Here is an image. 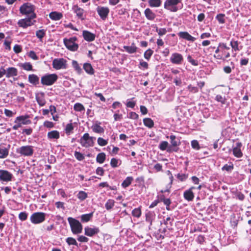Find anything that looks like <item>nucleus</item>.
Listing matches in <instances>:
<instances>
[{"label":"nucleus","instance_id":"f257e3e1","mask_svg":"<svg viewBox=\"0 0 251 251\" xmlns=\"http://www.w3.org/2000/svg\"><path fill=\"white\" fill-rule=\"evenodd\" d=\"M35 6L29 2H26L22 5L20 8V13L27 17L35 18L36 14L35 13Z\"/></svg>","mask_w":251,"mask_h":251},{"label":"nucleus","instance_id":"f03ea898","mask_svg":"<svg viewBox=\"0 0 251 251\" xmlns=\"http://www.w3.org/2000/svg\"><path fill=\"white\" fill-rule=\"evenodd\" d=\"M68 221L70 226L71 231L74 234H78L82 232V225L79 221L72 217H69Z\"/></svg>","mask_w":251,"mask_h":251},{"label":"nucleus","instance_id":"7ed1b4c3","mask_svg":"<svg viewBox=\"0 0 251 251\" xmlns=\"http://www.w3.org/2000/svg\"><path fill=\"white\" fill-rule=\"evenodd\" d=\"M95 140V137L90 136L88 133H85L80 139L79 142L82 147L87 148L90 147H93L94 145Z\"/></svg>","mask_w":251,"mask_h":251},{"label":"nucleus","instance_id":"20e7f679","mask_svg":"<svg viewBox=\"0 0 251 251\" xmlns=\"http://www.w3.org/2000/svg\"><path fill=\"white\" fill-rule=\"evenodd\" d=\"M46 216V214L44 212H34L30 216V220L33 224H39L45 221Z\"/></svg>","mask_w":251,"mask_h":251},{"label":"nucleus","instance_id":"39448f33","mask_svg":"<svg viewBox=\"0 0 251 251\" xmlns=\"http://www.w3.org/2000/svg\"><path fill=\"white\" fill-rule=\"evenodd\" d=\"M58 76L55 74H46L41 77V82L44 85H51L57 79Z\"/></svg>","mask_w":251,"mask_h":251},{"label":"nucleus","instance_id":"423d86ee","mask_svg":"<svg viewBox=\"0 0 251 251\" xmlns=\"http://www.w3.org/2000/svg\"><path fill=\"white\" fill-rule=\"evenodd\" d=\"M181 2L180 0H166L164 7L165 9L171 12H176L178 10L177 4Z\"/></svg>","mask_w":251,"mask_h":251},{"label":"nucleus","instance_id":"0eeeda50","mask_svg":"<svg viewBox=\"0 0 251 251\" xmlns=\"http://www.w3.org/2000/svg\"><path fill=\"white\" fill-rule=\"evenodd\" d=\"M77 38L75 37H73L69 39L65 38L63 40V42L66 47L71 51H75L77 50L78 48V44L75 43Z\"/></svg>","mask_w":251,"mask_h":251},{"label":"nucleus","instance_id":"6e6552de","mask_svg":"<svg viewBox=\"0 0 251 251\" xmlns=\"http://www.w3.org/2000/svg\"><path fill=\"white\" fill-rule=\"evenodd\" d=\"M17 152L24 156L32 155L34 151L31 146H24L17 149Z\"/></svg>","mask_w":251,"mask_h":251},{"label":"nucleus","instance_id":"1a4fd4ad","mask_svg":"<svg viewBox=\"0 0 251 251\" xmlns=\"http://www.w3.org/2000/svg\"><path fill=\"white\" fill-rule=\"evenodd\" d=\"M33 19L34 18H31L27 17L25 19H20L18 22V25L20 27H23L24 28H26L28 26L34 25V23L36 22V21H32Z\"/></svg>","mask_w":251,"mask_h":251},{"label":"nucleus","instance_id":"9d476101","mask_svg":"<svg viewBox=\"0 0 251 251\" xmlns=\"http://www.w3.org/2000/svg\"><path fill=\"white\" fill-rule=\"evenodd\" d=\"M53 68L56 70L66 69L67 68L66 60L63 58H56L52 61Z\"/></svg>","mask_w":251,"mask_h":251},{"label":"nucleus","instance_id":"9b49d317","mask_svg":"<svg viewBox=\"0 0 251 251\" xmlns=\"http://www.w3.org/2000/svg\"><path fill=\"white\" fill-rule=\"evenodd\" d=\"M97 11L102 20H105L108 17L109 9L107 7L99 6L97 8Z\"/></svg>","mask_w":251,"mask_h":251},{"label":"nucleus","instance_id":"f8f14e48","mask_svg":"<svg viewBox=\"0 0 251 251\" xmlns=\"http://www.w3.org/2000/svg\"><path fill=\"white\" fill-rule=\"evenodd\" d=\"M170 61L174 64L180 65L183 61V57L182 55L179 53H174L170 57Z\"/></svg>","mask_w":251,"mask_h":251},{"label":"nucleus","instance_id":"ddd939ff","mask_svg":"<svg viewBox=\"0 0 251 251\" xmlns=\"http://www.w3.org/2000/svg\"><path fill=\"white\" fill-rule=\"evenodd\" d=\"M12 175L6 170H0V180L8 182L11 180Z\"/></svg>","mask_w":251,"mask_h":251},{"label":"nucleus","instance_id":"4468645a","mask_svg":"<svg viewBox=\"0 0 251 251\" xmlns=\"http://www.w3.org/2000/svg\"><path fill=\"white\" fill-rule=\"evenodd\" d=\"M100 232V229L97 227H90L86 226L84 228V234L85 235L92 237L98 234Z\"/></svg>","mask_w":251,"mask_h":251},{"label":"nucleus","instance_id":"2eb2a0df","mask_svg":"<svg viewBox=\"0 0 251 251\" xmlns=\"http://www.w3.org/2000/svg\"><path fill=\"white\" fill-rule=\"evenodd\" d=\"M242 144L241 142H237L236 146L233 147V154L238 158H240L243 156V153L241 150Z\"/></svg>","mask_w":251,"mask_h":251},{"label":"nucleus","instance_id":"dca6fc26","mask_svg":"<svg viewBox=\"0 0 251 251\" xmlns=\"http://www.w3.org/2000/svg\"><path fill=\"white\" fill-rule=\"evenodd\" d=\"M73 10L79 19L81 20L85 19V16L84 15V10L82 8H80L77 5H75L73 7Z\"/></svg>","mask_w":251,"mask_h":251},{"label":"nucleus","instance_id":"f3484780","mask_svg":"<svg viewBox=\"0 0 251 251\" xmlns=\"http://www.w3.org/2000/svg\"><path fill=\"white\" fill-rule=\"evenodd\" d=\"M5 74L7 78L13 77L18 75V70L14 67H9L6 70H5Z\"/></svg>","mask_w":251,"mask_h":251},{"label":"nucleus","instance_id":"a211bd4d","mask_svg":"<svg viewBox=\"0 0 251 251\" xmlns=\"http://www.w3.org/2000/svg\"><path fill=\"white\" fill-rule=\"evenodd\" d=\"M194 188V187H191L188 190L184 191L183 193V197L186 200L189 201H192L193 200L194 198V194L193 193L192 190Z\"/></svg>","mask_w":251,"mask_h":251},{"label":"nucleus","instance_id":"6ab92c4d","mask_svg":"<svg viewBox=\"0 0 251 251\" xmlns=\"http://www.w3.org/2000/svg\"><path fill=\"white\" fill-rule=\"evenodd\" d=\"M84 39L88 42H91L95 40L96 35L95 34L87 30H84L82 33Z\"/></svg>","mask_w":251,"mask_h":251},{"label":"nucleus","instance_id":"aec40b11","mask_svg":"<svg viewBox=\"0 0 251 251\" xmlns=\"http://www.w3.org/2000/svg\"><path fill=\"white\" fill-rule=\"evenodd\" d=\"M146 18L150 21H153L156 17V14L149 8H146L144 11Z\"/></svg>","mask_w":251,"mask_h":251},{"label":"nucleus","instance_id":"412c9836","mask_svg":"<svg viewBox=\"0 0 251 251\" xmlns=\"http://www.w3.org/2000/svg\"><path fill=\"white\" fill-rule=\"evenodd\" d=\"M9 148V145L7 148L2 146H0V158H5L8 156Z\"/></svg>","mask_w":251,"mask_h":251},{"label":"nucleus","instance_id":"4be33fe9","mask_svg":"<svg viewBox=\"0 0 251 251\" xmlns=\"http://www.w3.org/2000/svg\"><path fill=\"white\" fill-rule=\"evenodd\" d=\"M179 37L189 41L194 42L196 38L192 36L187 32H180L178 34Z\"/></svg>","mask_w":251,"mask_h":251},{"label":"nucleus","instance_id":"5701e85b","mask_svg":"<svg viewBox=\"0 0 251 251\" xmlns=\"http://www.w3.org/2000/svg\"><path fill=\"white\" fill-rule=\"evenodd\" d=\"M28 81L33 85H36L39 83V78L35 74L29 75Z\"/></svg>","mask_w":251,"mask_h":251},{"label":"nucleus","instance_id":"b1692460","mask_svg":"<svg viewBox=\"0 0 251 251\" xmlns=\"http://www.w3.org/2000/svg\"><path fill=\"white\" fill-rule=\"evenodd\" d=\"M36 100L37 103L40 106H43L46 103L44 93H41L40 95H36Z\"/></svg>","mask_w":251,"mask_h":251},{"label":"nucleus","instance_id":"393cba45","mask_svg":"<svg viewBox=\"0 0 251 251\" xmlns=\"http://www.w3.org/2000/svg\"><path fill=\"white\" fill-rule=\"evenodd\" d=\"M83 69L89 75H93L94 74V70L90 63H85L83 64Z\"/></svg>","mask_w":251,"mask_h":251},{"label":"nucleus","instance_id":"a878e982","mask_svg":"<svg viewBox=\"0 0 251 251\" xmlns=\"http://www.w3.org/2000/svg\"><path fill=\"white\" fill-rule=\"evenodd\" d=\"M14 122L15 123L19 122L21 125H27L31 123V121L30 120H26V118L23 116L17 117Z\"/></svg>","mask_w":251,"mask_h":251},{"label":"nucleus","instance_id":"bb28decb","mask_svg":"<svg viewBox=\"0 0 251 251\" xmlns=\"http://www.w3.org/2000/svg\"><path fill=\"white\" fill-rule=\"evenodd\" d=\"M93 132L97 133H103L104 131V128L99 124H95L91 127Z\"/></svg>","mask_w":251,"mask_h":251},{"label":"nucleus","instance_id":"cd10ccee","mask_svg":"<svg viewBox=\"0 0 251 251\" xmlns=\"http://www.w3.org/2000/svg\"><path fill=\"white\" fill-rule=\"evenodd\" d=\"M60 137L59 132L57 130H52L49 132L48 133V137L50 139H57Z\"/></svg>","mask_w":251,"mask_h":251},{"label":"nucleus","instance_id":"c85d7f7f","mask_svg":"<svg viewBox=\"0 0 251 251\" xmlns=\"http://www.w3.org/2000/svg\"><path fill=\"white\" fill-rule=\"evenodd\" d=\"M124 49L129 53H133L137 51V48L135 46L134 43L131 46H124Z\"/></svg>","mask_w":251,"mask_h":251},{"label":"nucleus","instance_id":"c756f323","mask_svg":"<svg viewBox=\"0 0 251 251\" xmlns=\"http://www.w3.org/2000/svg\"><path fill=\"white\" fill-rule=\"evenodd\" d=\"M50 18L53 20H59L62 17V14L57 12H52L49 15Z\"/></svg>","mask_w":251,"mask_h":251},{"label":"nucleus","instance_id":"7c9ffc66","mask_svg":"<svg viewBox=\"0 0 251 251\" xmlns=\"http://www.w3.org/2000/svg\"><path fill=\"white\" fill-rule=\"evenodd\" d=\"M148 3L151 7H158L161 5L162 1L161 0H149Z\"/></svg>","mask_w":251,"mask_h":251},{"label":"nucleus","instance_id":"2f4dec72","mask_svg":"<svg viewBox=\"0 0 251 251\" xmlns=\"http://www.w3.org/2000/svg\"><path fill=\"white\" fill-rule=\"evenodd\" d=\"M171 143L173 147H176L179 145L180 141L176 139V136L174 135H171L170 136Z\"/></svg>","mask_w":251,"mask_h":251},{"label":"nucleus","instance_id":"473e14b6","mask_svg":"<svg viewBox=\"0 0 251 251\" xmlns=\"http://www.w3.org/2000/svg\"><path fill=\"white\" fill-rule=\"evenodd\" d=\"M133 180V178L132 176L127 177L122 182V187L125 188L127 187L130 185Z\"/></svg>","mask_w":251,"mask_h":251},{"label":"nucleus","instance_id":"72a5a7b5","mask_svg":"<svg viewBox=\"0 0 251 251\" xmlns=\"http://www.w3.org/2000/svg\"><path fill=\"white\" fill-rule=\"evenodd\" d=\"M106 159V155L104 152L99 153L96 157V161L98 163H102Z\"/></svg>","mask_w":251,"mask_h":251},{"label":"nucleus","instance_id":"f704fd0d","mask_svg":"<svg viewBox=\"0 0 251 251\" xmlns=\"http://www.w3.org/2000/svg\"><path fill=\"white\" fill-rule=\"evenodd\" d=\"M93 213H90L89 214H83L81 216V221L82 222H88L93 217Z\"/></svg>","mask_w":251,"mask_h":251},{"label":"nucleus","instance_id":"c9c22d12","mask_svg":"<svg viewBox=\"0 0 251 251\" xmlns=\"http://www.w3.org/2000/svg\"><path fill=\"white\" fill-rule=\"evenodd\" d=\"M143 123L145 126L148 127L149 128H151L154 126L153 121L151 118H149L144 119Z\"/></svg>","mask_w":251,"mask_h":251},{"label":"nucleus","instance_id":"e433bc0d","mask_svg":"<svg viewBox=\"0 0 251 251\" xmlns=\"http://www.w3.org/2000/svg\"><path fill=\"white\" fill-rule=\"evenodd\" d=\"M154 214L151 212H148L146 214V221L150 223V226L152 225V222Z\"/></svg>","mask_w":251,"mask_h":251},{"label":"nucleus","instance_id":"4c0bfd02","mask_svg":"<svg viewBox=\"0 0 251 251\" xmlns=\"http://www.w3.org/2000/svg\"><path fill=\"white\" fill-rule=\"evenodd\" d=\"M20 66L22 67L23 69L26 71H31L32 70V66L29 62H25L24 63H21L20 65Z\"/></svg>","mask_w":251,"mask_h":251},{"label":"nucleus","instance_id":"58836bf2","mask_svg":"<svg viewBox=\"0 0 251 251\" xmlns=\"http://www.w3.org/2000/svg\"><path fill=\"white\" fill-rule=\"evenodd\" d=\"M230 45L234 50H240V49L239 48V42L238 41L232 40L230 42Z\"/></svg>","mask_w":251,"mask_h":251},{"label":"nucleus","instance_id":"ea45409f","mask_svg":"<svg viewBox=\"0 0 251 251\" xmlns=\"http://www.w3.org/2000/svg\"><path fill=\"white\" fill-rule=\"evenodd\" d=\"M66 242L68 245H75L78 247V243L75 239L73 237H68L66 239Z\"/></svg>","mask_w":251,"mask_h":251},{"label":"nucleus","instance_id":"a19ab883","mask_svg":"<svg viewBox=\"0 0 251 251\" xmlns=\"http://www.w3.org/2000/svg\"><path fill=\"white\" fill-rule=\"evenodd\" d=\"M77 197L81 201H84L87 198V194L83 191H80L77 195Z\"/></svg>","mask_w":251,"mask_h":251},{"label":"nucleus","instance_id":"79ce46f5","mask_svg":"<svg viewBox=\"0 0 251 251\" xmlns=\"http://www.w3.org/2000/svg\"><path fill=\"white\" fill-rule=\"evenodd\" d=\"M115 201L113 200H108L105 203V208L107 210H110L114 205Z\"/></svg>","mask_w":251,"mask_h":251},{"label":"nucleus","instance_id":"37998d69","mask_svg":"<svg viewBox=\"0 0 251 251\" xmlns=\"http://www.w3.org/2000/svg\"><path fill=\"white\" fill-rule=\"evenodd\" d=\"M72 66L78 73L80 74L81 72L82 69L76 61H72Z\"/></svg>","mask_w":251,"mask_h":251},{"label":"nucleus","instance_id":"c03bdc74","mask_svg":"<svg viewBox=\"0 0 251 251\" xmlns=\"http://www.w3.org/2000/svg\"><path fill=\"white\" fill-rule=\"evenodd\" d=\"M224 53H225V57H223L222 55H221L220 54H218L217 55L215 54L214 55V57L217 59H220L225 61L226 58H227L230 57V54L228 52L226 53V52H224Z\"/></svg>","mask_w":251,"mask_h":251},{"label":"nucleus","instance_id":"a18cd8bd","mask_svg":"<svg viewBox=\"0 0 251 251\" xmlns=\"http://www.w3.org/2000/svg\"><path fill=\"white\" fill-rule=\"evenodd\" d=\"M46 31L44 29L38 30L36 32V35L38 38L41 40L45 35Z\"/></svg>","mask_w":251,"mask_h":251},{"label":"nucleus","instance_id":"49530a36","mask_svg":"<svg viewBox=\"0 0 251 251\" xmlns=\"http://www.w3.org/2000/svg\"><path fill=\"white\" fill-rule=\"evenodd\" d=\"M153 53V51L149 49L145 52L144 56L147 60H149Z\"/></svg>","mask_w":251,"mask_h":251},{"label":"nucleus","instance_id":"de8ad7c7","mask_svg":"<svg viewBox=\"0 0 251 251\" xmlns=\"http://www.w3.org/2000/svg\"><path fill=\"white\" fill-rule=\"evenodd\" d=\"M132 215L135 217L139 218L141 215V210L140 208L134 209L132 211Z\"/></svg>","mask_w":251,"mask_h":251},{"label":"nucleus","instance_id":"09e8293b","mask_svg":"<svg viewBox=\"0 0 251 251\" xmlns=\"http://www.w3.org/2000/svg\"><path fill=\"white\" fill-rule=\"evenodd\" d=\"M74 110L76 111H82L84 110L85 108L83 105L80 103H76L74 105Z\"/></svg>","mask_w":251,"mask_h":251},{"label":"nucleus","instance_id":"8fccbe9b","mask_svg":"<svg viewBox=\"0 0 251 251\" xmlns=\"http://www.w3.org/2000/svg\"><path fill=\"white\" fill-rule=\"evenodd\" d=\"M225 15L224 14H219L216 16V19L218 20L219 23L224 24L225 23Z\"/></svg>","mask_w":251,"mask_h":251},{"label":"nucleus","instance_id":"3c124183","mask_svg":"<svg viewBox=\"0 0 251 251\" xmlns=\"http://www.w3.org/2000/svg\"><path fill=\"white\" fill-rule=\"evenodd\" d=\"M234 168L233 164L231 163V165H228L227 164H225L222 168V170L223 171H226L227 172H231Z\"/></svg>","mask_w":251,"mask_h":251},{"label":"nucleus","instance_id":"603ef678","mask_svg":"<svg viewBox=\"0 0 251 251\" xmlns=\"http://www.w3.org/2000/svg\"><path fill=\"white\" fill-rule=\"evenodd\" d=\"M155 30H156V32H157L158 33V35L160 36H162L165 35L167 32L166 29L165 28H159L157 27H156Z\"/></svg>","mask_w":251,"mask_h":251},{"label":"nucleus","instance_id":"864d4df0","mask_svg":"<svg viewBox=\"0 0 251 251\" xmlns=\"http://www.w3.org/2000/svg\"><path fill=\"white\" fill-rule=\"evenodd\" d=\"M74 126L72 123L68 124L65 128V132L66 134H70V133L73 130Z\"/></svg>","mask_w":251,"mask_h":251},{"label":"nucleus","instance_id":"5fc2aeb1","mask_svg":"<svg viewBox=\"0 0 251 251\" xmlns=\"http://www.w3.org/2000/svg\"><path fill=\"white\" fill-rule=\"evenodd\" d=\"M98 144L100 146H106L108 144V141L106 140L103 139L101 137L98 138Z\"/></svg>","mask_w":251,"mask_h":251},{"label":"nucleus","instance_id":"6e6d98bb","mask_svg":"<svg viewBox=\"0 0 251 251\" xmlns=\"http://www.w3.org/2000/svg\"><path fill=\"white\" fill-rule=\"evenodd\" d=\"M74 155L75 157L79 161H82L84 159V156L80 152L75 151Z\"/></svg>","mask_w":251,"mask_h":251},{"label":"nucleus","instance_id":"4d7b16f0","mask_svg":"<svg viewBox=\"0 0 251 251\" xmlns=\"http://www.w3.org/2000/svg\"><path fill=\"white\" fill-rule=\"evenodd\" d=\"M27 213L26 212H21L19 214V218L20 220L24 221L27 219Z\"/></svg>","mask_w":251,"mask_h":251},{"label":"nucleus","instance_id":"13d9d810","mask_svg":"<svg viewBox=\"0 0 251 251\" xmlns=\"http://www.w3.org/2000/svg\"><path fill=\"white\" fill-rule=\"evenodd\" d=\"M215 100L217 101L221 102L222 104H225L226 100L225 97H223L220 95H217L215 97Z\"/></svg>","mask_w":251,"mask_h":251},{"label":"nucleus","instance_id":"bf43d9fd","mask_svg":"<svg viewBox=\"0 0 251 251\" xmlns=\"http://www.w3.org/2000/svg\"><path fill=\"white\" fill-rule=\"evenodd\" d=\"M168 146V143L167 141H162L159 144V148L161 151H165L166 150Z\"/></svg>","mask_w":251,"mask_h":251},{"label":"nucleus","instance_id":"052dcab7","mask_svg":"<svg viewBox=\"0 0 251 251\" xmlns=\"http://www.w3.org/2000/svg\"><path fill=\"white\" fill-rule=\"evenodd\" d=\"M160 201L163 202L164 204L166 206H168L171 203V201L170 199H166L164 196H162L160 198Z\"/></svg>","mask_w":251,"mask_h":251},{"label":"nucleus","instance_id":"680f3d73","mask_svg":"<svg viewBox=\"0 0 251 251\" xmlns=\"http://www.w3.org/2000/svg\"><path fill=\"white\" fill-rule=\"evenodd\" d=\"M176 177L180 181H183L187 179L188 176L184 174H178Z\"/></svg>","mask_w":251,"mask_h":251},{"label":"nucleus","instance_id":"e2e57ef3","mask_svg":"<svg viewBox=\"0 0 251 251\" xmlns=\"http://www.w3.org/2000/svg\"><path fill=\"white\" fill-rule=\"evenodd\" d=\"M191 146L194 149L198 150L200 149L199 142L197 140H193L191 142Z\"/></svg>","mask_w":251,"mask_h":251},{"label":"nucleus","instance_id":"0e129e2a","mask_svg":"<svg viewBox=\"0 0 251 251\" xmlns=\"http://www.w3.org/2000/svg\"><path fill=\"white\" fill-rule=\"evenodd\" d=\"M118 162L119 160L115 158H113L111 159L110 161V165L113 168H116L118 166Z\"/></svg>","mask_w":251,"mask_h":251},{"label":"nucleus","instance_id":"69168bd1","mask_svg":"<svg viewBox=\"0 0 251 251\" xmlns=\"http://www.w3.org/2000/svg\"><path fill=\"white\" fill-rule=\"evenodd\" d=\"M188 61L194 66H198V63L197 60L193 59L190 55L187 56Z\"/></svg>","mask_w":251,"mask_h":251},{"label":"nucleus","instance_id":"338daca9","mask_svg":"<svg viewBox=\"0 0 251 251\" xmlns=\"http://www.w3.org/2000/svg\"><path fill=\"white\" fill-rule=\"evenodd\" d=\"M55 205L57 208H61L63 210H64L65 209V207L64 206V203L63 202H61V201L56 202L55 203Z\"/></svg>","mask_w":251,"mask_h":251},{"label":"nucleus","instance_id":"774afa93","mask_svg":"<svg viewBox=\"0 0 251 251\" xmlns=\"http://www.w3.org/2000/svg\"><path fill=\"white\" fill-rule=\"evenodd\" d=\"M77 240L80 242H87L89 239L84 236L81 235L78 237Z\"/></svg>","mask_w":251,"mask_h":251}]
</instances>
